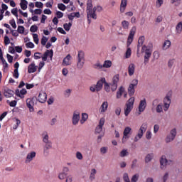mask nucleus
<instances>
[{"mask_svg":"<svg viewBox=\"0 0 182 182\" xmlns=\"http://www.w3.org/2000/svg\"><path fill=\"white\" fill-rule=\"evenodd\" d=\"M104 85H105V90L107 92V93H109V92H110V85H109V83L106 82H104Z\"/></svg>","mask_w":182,"mask_h":182,"instance_id":"nucleus-53","label":"nucleus"},{"mask_svg":"<svg viewBox=\"0 0 182 182\" xmlns=\"http://www.w3.org/2000/svg\"><path fill=\"white\" fill-rule=\"evenodd\" d=\"M153 58L154 59H159V58H160V53H159V51H154L153 53Z\"/></svg>","mask_w":182,"mask_h":182,"instance_id":"nucleus-54","label":"nucleus"},{"mask_svg":"<svg viewBox=\"0 0 182 182\" xmlns=\"http://www.w3.org/2000/svg\"><path fill=\"white\" fill-rule=\"evenodd\" d=\"M123 93H124V87H120L118 91L117 92V95H116L117 99H120Z\"/></svg>","mask_w":182,"mask_h":182,"instance_id":"nucleus-36","label":"nucleus"},{"mask_svg":"<svg viewBox=\"0 0 182 182\" xmlns=\"http://www.w3.org/2000/svg\"><path fill=\"white\" fill-rule=\"evenodd\" d=\"M127 156H129V151H127V149H122L119 152V157H121L122 159H123V157H127Z\"/></svg>","mask_w":182,"mask_h":182,"instance_id":"nucleus-39","label":"nucleus"},{"mask_svg":"<svg viewBox=\"0 0 182 182\" xmlns=\"http://www.w3.org/2000/svg\"><path fill=\"white\" fill-rule=\"evenodd\" d=\"M31 32H36L38 31V26H32L30 28Z\"/></svg>","mask_w":182,"mask_h":182,"instance_id":"nucleus-63","label":"nucleus"},{"mask_svg":"<svg viewBox=\"0 0 182 182\" xmlns=\"http://www.w3.org/2000/svg\"><path fill=\"white\" fill-rule=\"evenodd\" d=\"M41 58H42V55H41V53H34V59H41Z\"/></svg>","mask_w":182,"mask_h":182,"instance_id":"nucleus-64","label":"nucleus"},{"mask_svg":"<svg viewBox=\"0 0 182 182\" xmlns=\"http://www.w3.org/2000/svg\"><path fill=\"white\" fill-rule=\"evenodd\" d=\"M58 9H60V11H65V9H66V6L63 4H58Z\"/></svg>","mask_w":182,"mask_h":182,"instance_id":"nucleus-55","label":"nucleus"},{"mask_svg":"<svg viewBox=\"0 0 182 182\" xmlns=\"http://www.w3.org/2000/svg\"><path fill=\"white\" fill-rule=\"evenodd\" d=\"M147 127H148L147 122H144L141 124L139 129L138 130L136 135L134 139V141L135 143H137V141H139V140H140V139L143 137L144 133H146V130H147Z\"/></svg>","mask_w":182,"mask_h":182,"instance_id":"nucleus-3","label":"nucleus"},{"mask_svg":"<svg viewBox=\"0 0 182 182\" xmlns=\"http://www.w3.org/2000/svg\"><path fill=\"white\" fill-rule=\"evenodd\" d=\"M4 43L5 45H9L11 43V40L9 39V37H8L7 36L4 37Z\"/></svg>","mask_w":182,"mask_h":182,"instance_id":"nucleus-60","label":"nucleus"},{"mask_svg":"<svg viewBox=\"0 0 182 182\" xmlns=\"http://www.w3.org/2000/svg\"><path fill=\"white\" fill-rule=\"evenodd\" d=\"M109 102H107V101L103 102L100 108V113H106V112H107Z\"/></svg>","mask_w":182,"mask_h":182,"instance_id":"nucleus-21","label":"nucleus"},{"mask_svg":"<svg viewBox=\"0 0 182 182\" xmlns=\"http://www.w3.org/2000/svg\"><path fill=\"white\" fill-rule=\"evenodd\" d=\"M52 149V144H46L43 147V154L44 156H48L49 154V150Z\"/></svg>","mask_w":182,"mask_h":182,"instance_id":"nucleus-28","label":"nucleus"},{"mask_svg":"<svg viewBox=\"0 0 182 182\" xmlns=\"http://www.w3.org/2000/svg\"><path fill=\"white\" fill-rule=\"evenodd\" d=\"M146 106H147V102H146V99H144L140 101L138 107L139 112V114H140V113H143V112L146 110Z\"/></svg>","mask_w":182,"mask_h":182,"instance_id":"nucleus-16","label":"nucleus"},{"mask_svg":"<svg viewBox=\"0 0 182 182\" xmlns=\"http://www.w3.org/2000/svg\"><path fill=\"white\" fill-rule=\"evenodd\" d=\"M163 182H166L167 180H168V173H165L163 178H162Z\"/></svg>","mask_w":182,"mask_h":182,"instance_id":"nucleus-61","label":"nucleus"},{"mask_svg":"<svg viewBox=\"0 0 182 182\" xmlns=\"http://www.w3.org/2000/svg\"><path fill=\"white\" fill-rule=\"evenodd\" d=\"M93 5L92 4V0H88L87 3V16L90 18L92 12H93Z\"/></svg>","mask_w":182,"mask_h":182,"instance_id":"nucleus-18","label":"nucleus"},{"mask_svg":"<svg viewBox=\"0 0 182 182\" xmlns=\"http://www.w3.org/2000/svg\"><path fill=\"white\" fill-rule=\"evenodd\" d=\"M151 136H152L151 131H150V130L147 131L146 133V139L147 140H150V139H151Z\"/></svg>","mask_w":182,"mask_h":182,"instance_id":"nucleus-52","label":"nucleus"},{"mask_svg":"<svg viewBox=\"0 0 182 182\" xmlns=\"http://www.w3.org/2000/svg\"><path fill=\"white\" fill-rule=\"evenodd\" d=\"M119 74L115 75L112 77V82L111 83V90L114 92L117 89V83H119Z\"/></svg>","mask_w":182,"mask_h":182,"instance_id":"nucleus-8","label":"nucleus"},{"mask_svg":"<svg viewBox=\"0 0 182 182\" xmlns=\"http://www.w3.org/2000/svg\"><path fill=\"white\" fill-rule=\"evenodd\" d=\"M85 66V52L79 50L77 57V69L82 70Z\"/></svg>","mask_w":182,"mask_h":182,"instance_id":"nucleus-2","label":"nucleus"},{"mask_svg":"<svg viewBox=\"0 0 182 182\" xmlns=\"http://www.w3.org/2000/svg\"><path fill=\"white\" fill-rule=\"evenodd\" d=\"M20 5L21 9H23V11H25L28 8V1L26 0H21Z\"/></svg>","mask_w":182,"mask_h":182,"instance_id":"nucleus-38","label":"nucleus"},{"mask_svg":"<svg viewBox=\"0 0 182 182\" xmlns=\"http://www.w3.org/2000/svg\"><path fill=\"white\" fill-rule=\"evenodd\" d=\"M65 182H72L73 181V176L72 175H68L65 177Z\"/></svg>","mask_w":182,"mask_h":182,"instance_id":"nucleus-57","label":"nucleus"},{"mask_svg":"<svg viewBox=\"0 0 182 182\" xmlns=\"http://www.w3.org/2000/svg\"><path fill=\"white\" fill-rule=\"evenodd\" d=\"M4 95L5 97H12L15 95V92L9 88H6L4 90Z\"/></svg>","mask_w":182,"mask_h":182,"instance_id":"nucleus-26","label":"nucleus"},{"mask_svg":"<svg viewBox=\"0 0 182 182\" xmlns=\"http://www.w3.org/2000/svg\"><path fill=\"white\" fill-rule=\"evenodd\" d=\"M130 133H132V128L130 127H125L123 132L122 143H126Z\"/></svg>","mask_w":182,"mask_h":182,"instance_id":"nucleus-11","label":"nucleus"},{"mask_svg":"<svg viewBox=\"0 0 182 182\" xmlns=\"http://www.w3.org/2000/svg\"><path fill=\"white\" fill-rule=\"evenodd\" d=\"M164 4V0H156V8H161V6Z\"/></svg>","mask_w":182,"mask_h":182,"instance_id":"nucleus-47","label":"nucleus"},{"mask_svg":"<svg viewBox=\"0 0 182 182\" xmlns=\"http://www.w3.org/2000/svg\"><path fill=\"white\" fill-rule=\"evenodd\" d=\"M11 14H13V15H15L18 18V9H13L11 10Z\"/></svg>","mask_w":182,"mask_h":182,"instance_id":"nucleus-62","label":"nucleus"},{"mask_svg":"<svg viewBox=\"0 0 182 182\" xmlns=\"http://www.w3.org/2000/svg\"><path fill=\"white\" fill-rule=\"evenodd\" d=\"M100 151L101 154H106L109 151V147L102 146L100 149Z\"/></svg>","mask_w":182,"mask_h":182,"instance_id":"nucleus-44","label":"nucleus"},{"mask_svg":"<svg viewBox=\"0 0 182 182\" xmlns=\"http://www.w3.org/2000/svg\"><path fill=\"white\" fill-rule=\"evenodd\" d=\"M134 70H136V65L133 63L129 64L128 67V73L130 76H133L134 75Z\"/></svg>","mask_w":182,"mask_h":182,"instance_id":"nucleus-27","label":"nucleus"},{"mask_svg":"<svg viewBox=\"0 0 182 182\" xmlns=\"http://www.w3.org/2000/svg\"><path fill=\"white\" fill-rule=\"evenodd\" d=\"M143 43H144V36H141L138 40L137 53L140 52V48L143 46Z\"/></svg>","mask_w":182,"mask_h":182,"instance_id":"nucleus-30","label":"nucleus"},{"mask_svg":"<svg viewBox=\"0 0 182 182\" xmlns=\"http://www.w3.org/2000/svg\"><path fill=\"white\" fill-rule=\"evenodd\" d=\"M127 6V0H121L119 12L121 14H124V11H126Z\"/></svg>","mask_w":182,"mask_h":182,"instance_id":"nucleus-23","label":"nucleus"},{"mask_svg":"<svg viewBox=\"0 0 182 182\" xmlns=\"http://www.w3.org/2000/svg\"><path fill=\"white\" fill-rule=\"evenodd\" d=\"M105 82H106V79L102 78L100 80H99L97 82V85H95L96 92H100V90H102L103 87V85H105Z\"/></svg>","mask_w":182,"mask_h":182,"instance_id":"nucleus-19","label":"nucleus"},{"mask_svg":"<svg viewBox=\"0 0 182 182\" xmlns=\"http://www.w3.org/2000/svg\"><path fill=\"white\" fill-rule=\"evenodd\" d=\"M75 156L77 160H83V155L80 151H77Z\"/></svg>","mask_w":182,"mask_h":182,"instance_id":"nucleus-51","label":"nucleus"},{"mask_svg":"<svg viewBox=\"0 0 182 182\" xmlns=\"http://www.w3.org/2000/svg\"><path fill=\"white\" fill-rule=\"evenodd\" d=\"M95 69H102L103 70V65L100 64V63H97L94 65Z\"/></svg>","mask_w":182,"mask_h":182,"instance_id":"nucleus-50","label":"nucleus"},{"mask_svg":"<svg viewBox=\"0 0 182 182\" xmlns=\"http://www.w3.org/2000/svg\"><path fill=\"white\" fill-rule=\"evenodd\" d=\"M80 120V112L79 111H75L73 114L72 122L74 126H77Z\"/></svg>","mask_w":182,"mask_h":182,"instance_id":"nucleus-10","label":"nucleus"},{"mask_svg":"<svg viewBox=\"0 0 182 182\" xmlns=\"http://www.w3.org/2000/svg\"><path fill=\"white\" fill-rule=\"evenodd\" d=\"M182 32V21L177 23L176 26V35H181Z\"/></svg>","mask_w":182,"mask_h":182,"instance_id":"nucleus-31","label":"nucleus"},{"mask_svg":"<svg viewBox=\"0 0 182 182\" xmlns=\"http://www.w3.org/2000/svg\"><path fill=\"white\" fill-rule=\"evenodd\" d=\"M68 174L65 172H60L58 174V178L59 180H65L67 177Z\"/></svg>","mask_w":182,"mask_h":182,"instance_id":"nucleus-45","label":"nucleus"},{"mask_svg":"<svg viewBox=\"0 0 182 182\" xmlns=\"http://www.w3.org/2000/svg\"><path fill=\"white\" fill-rule=\"evenodd\" d=\"M70 59H72V56L70 54L67 55L63 60V66H70V65H72Z\"/></svg>","mask_w":182,"mask_h":182,"instance_id":"nucleus-22","label":"nucleus"},{"mask_svg":"<svg viewBox=\"0 0 182 182\" xmlns=\"http://www.w3.org/2000/svg\"><path fill=\"white\" fill-rule=\"evenodd\" d=\"M105 119L104 117H102L100 119L99 124L95 128V134H100V133H102V132H103V126H105Z\"/></svg>","mask_w":182,"mask_h":182,"instance_id":"nucleus-9","label":"nucleus"},{"mask_svg":"<svg viewBox=\"0 0 182 182\" xmlns=\"http://www.w3.org/2000/svg\"><path fill=\"white\" fill-rule=\"evenodd\" d=\"M153 159H154V154L151 153L146 154V156H145V163H150V161H151Z\"/></svg>","mask_w":182,"mask_h":182,"instance_id":"nucleus-35","label":"nucleus"},{"mask_svg":"<svg viewBox=\"0 0 182 182\" xmlns=\"http://www.w3.org/2000/svg\"><path fill=\"white\" fill-rule=\"evenodd\" d=\"M10 25L14 28V29H16V23H15V20L12 19L9 21Z\"/></svg>","mask_w":182,"mask_h":182,"instance_id":"nucleus-59","label":"nucleus"},{"mask_svg":"<svg viewBox=\"0 0 182 182\" xmlns=\"http://www.w3.org/2000/svg\"><path fill=\"white\" fill-rule=\"evenodd\" d=\"M88 117H89V115H87V113H82V119L80 120L81 124H83L85 123V122H86V120H87Z\"/></svg>","mask_w":182,"mask_h":182,"instance_id":"nucleus-43","label":"nucleus"},{"mask_svg":"<svg viewBox=\"0 0 182 182\" xmlns=\"http://www.w3.org/2000/svg\"><path fill=\"white\" fill-rule=\"evenodd\" d=\"M96 11L97 12H102L103 11V8L100 6H96L93 7L92 12L91 13L90 18H92V19H97V16L96 15Z\"/></svg>","mask_w":182,"mask_h":182,"instance_id":"nucleus-13","label":"nucleus"},{"mask_svg":"<svg viewBox=\"0 0 182 182\" xmlns=\"http://www.w3.org/2000/svg\"><path fill=\"white\" fill-rule=\"evenodd\" d=\"M26 106L29 109V112H34L35 109L33 107L35 106V102H33V98H28L26 100Z\"/></svg>","mask_w":182,"mask_h":182,"instance_id":"nucleus-17","label":"nucleus"},{"mask_svg":"<svg viewBox=\"0 0 182 182\" xmlns=\"http://www.w3.org/2000/svg\"><path fill=\"white\" fill-rule=\"evenodd\" d=\"M26 93V89H22L21 90H16V96H18V97H21V99H23L25 97V94Z\"/></svg>","mask_w":182,"mask_h":182,"instance_id":"nucleus-29","label":"nucleus"},{"mask_svg":"<svg viewBox=\"0 0 182 182\" xmlns=\"http://www.w3.org/2000/svg\"><path fill=\"white\" fill-rule=\"evenodd\" d=\"M38 70V65H36L34 63L30 64L28 67V73H35Z\"/></svg>","mask_w":182,"mask_h":182,"instance_id":"nucleus-24","label":"nucleus"},{"mask_svg":"<svg viewBox=\"0 0 182 182\" xmlns=\"http://www.w3.org/2000/svg\"><path fill=\"white\" fill-rule=\"evenodd\" d=\"M63 28L65 31H67L68 32H69V31H70V28H72V23H64Z\"/></svg>","mask_w":182,"mask_h":182,"instance_id":"nucleus-46","label":"nucleus"},{"mask_svg":"<svg viewBox=\"0 0 182 182\" xmlns=\"http://www.w3.org/2000/svg\"><path fill=\"white\" fill-rule=\"evenodd\" d=\"M128 93L129 96H133V95H134V86H133V85H129L128 87Z\"/></svg>","mask_w":182,"mask_h":182,"instance_id":"nucleus-42","label":"nucleus"},{"mask_svg":"<svg viewBox=\"0 0 182 182\" xmlns=\"http://www.w3.org/2000/svg\"><path fill=\"white\" fill-rule=\"evenodd\" d=\"M176 136H177V129L173 128L165 138L166 143H171V141H173L174 139H176Z\"/></svg>","mask_w":182,"mask_h":182,"instance_id":"nucleus-6","label":"nucleus"},{"mask_svg":"<svg viewBox=\"0 0 182 182\" xmlns=\"http://www.w3.org/2000/svg\"><path fill=\"white\" fill-rule=\"evenodd\" d=\"M46 42H48V38H46V36H43L41 39V45H43V46H45V45H46Z\"/></svg>","mask_w":182,"mask_h":182,"instance_id":"nucleus-58","label":"nucleus"},{"mask_svg":"<svg viewBox=\"0 0 182 182\" xmlns=\"http://www.w3.org/2000/svg\"><path fill=\"white\" fill-rule=\"evenodd\" d=\"M48 99V95L46 92H40L38 97V100L40 103H45Z\"/></svg>","mask_w":182,"mask_h":182,"instance_id":"nucleus-20","label":"nucleus"},{"mask_svg":"<svg viewBox=\"0 0 182 182\" xmlns=\"http://www.w3.org/2000/svg\"><path fill=\"white\" fill-rule=\"evenodd\" d=\"M33 39L36 45L39 43V38L38 36V34H33Z\"/></svg>","mask_w":182,"mask_h":182,"instance_id":"nucleus-48","label":"nucleus"},{"mask_svg":"<svg viewBox=\"0 0 182 182\" xmlns=\"http://www.w3.org/2000/svg\"><path fill=\"white\" fill-rule=\"evenodd\" d=\"M36 157V152L31 151L28 153L26 157L25 163L26 164L31 163V161H32L33 159H35Z\"/></svg>","mask_w":182,"mask_h":182,"instance_id":"nucleus-14","label":"nucleus"},{"mask_svg":"<svg viewBox=\"0 0 182 182\" xmlns=\"http://www.w3.org/2000/svg\"><path fill=\"white\" fill-rule=\"evenodd\" d=\"M171 104V94H169V95H167L164 99V112H167V110H168Z\"/></svg>","mask_w":182,"mask_h":182,"instance_id":"nucleus-7","label":"nucleus"},{"mask_svg":"<svg viewBox=\"0 0 182 182\" xmlns=\"http://www.w3.org/2000/svg\"><path fill=\"white\" fill-rule=\"evenodd\" d=\"M17 32L21 34L28 35V32L25 33V27L23 26H18Z\"/></svg>","mask_w":182,"mask_h":182,"instance_id":"nucleus-41","label":"nucleus"},{"mask_svg":"<svg viewBox=\"0 0 182 182\" xmlns=\"http://www.w3.org/2000/svg\"><path fill=\"white\" fill-rule=\"evenodd\" d=\"M156 103H157V100H154L152 102V109L151 110H156V113H163V104H159L156 106Z\"/></svg>","mask_w":182,"mask_h":182,"instance_id":"nucleus-12","label":"nucleus"},{"mask_svg":"<svg viewBox=\"0 0 182 182\" xmlns=\"http://www.w3.org/2000/svg\"><path fill=\"white\" fill-rule=\"evenodd\" d=\"M168 162V161L167 160L166 156L163 155L160 159L161 166H163V167H166L167 166Z\"/></svg>","mask_w":182,"mask_h":182,"instance_id":"nucleus-33","label":"nucleus"},{"mask_svg":"<svg viewBox=\"0 0 182 182\" xmlns=\"http://www.w3.org/2000/svg\"><path fill=\"white\" fill-rule=\"evenodd\" d=\"M48 56H49V58H50V60H52V58H53V50H47L44 54L43 56H41L42 60L44 62H46V60H48Z\"/></svg>","mask_w":182,"mask_h":182,"instance_id":"nucleus-15","label":"nucleus"},{"mask_svg":"<svg viewBox=\"0 0 182 182\" xmlns=\"http://www.w3.org/2000/svg\"><path fill=\"white\" fill-rule=\"evenodd\" d=\"M170 46H171V41H170V40H166L163 44L162 49L163 50H167Z\"/></svg>","mask_w":182,"mask_h":182,"instance_id":"nucleus-32","label":"nucleus"},{"mask_svg":"<svg viewBox=\"0 0 182 182\" xmlns=\"http://www.w3.org/2000/svg\"><path fill=\"white\" fill-rule=\"evenodd\" d=\"M121 25L124 31H129V26L130 25V23H129V21L124 20L122 21Z\"/></svg>","mask_w":182,"mask_h":182,"instance_id":"nucleus-34","label":"nucleus"},{"mask_svg":"<svg viewBox=\"0 0 182 182\" xmlns=\"http://www.w3.org/2000/svg\"><path fill=\"white\" fill-rule=\"evenodd\" d=\"M136 33V27H132V28L130 31L129 35L128 36L127 42V47L128 48L126 53H125V58L126 59H129L130 56H132V49L129 48L130 45H132V42H133V39L134 38V34Z\"/></svg>","mask_w":182,"mask_h":182,"instance_id":"nucleus-1","label":"nucleus"},{"mask_svg":"<svg viewBox=\"0 0 182 182\" xmlns=\"http://www.w3.org/2000/svg\"><path fill=\"white\" fill-rule=\"evenodd\" d=\"M26 48H30L31 49H33V48H35V44H33V43L32 42H28L26 43Z\"/></svg>","mask_w":182,"mask_h":182,"instance_id":"nucleus-56","label":"nucleus"},{"mask_svg":"<svg viewBox=\"0 0 182 182\" xmlns=\"http://www.w3.org/2000/svg\"><path fill=\"white\" fill-rule=\"evenodd\" d=\"M141 52V53H145L144 59V63H145V65L146 63H149V60L151 57V49L147 48V46H143Z\"/></svg>","mask_w":182,"mask_h":182,"instance_id":"nucleus-5","label":"nucleus"},{"mask_svg":"<svg viewBox=\"0 0 182 182\" xmlns=\"http://www.w3.org/2000/svg\"><path fill=\"white\" fill-rule=\"evenodd\" d=\"M96 170L95 168H92L91 170V173H90V180L91 181H93V180H95V178H96Z\"/></svg>","mask_w":182,"mask_h":182,"instance_id":"nucleus-40","label":"nucleus"},{"mask_svg":"<svg viewBox=\"0 0 182 182\" xmlns=\"http://www.w3.org/2000/svg\"><path fill=\"white\" fill-rule=\"evenodd\" d=\"M134 97H132L129 99L126 104V107L124 108V114L125 116H129V114L133 109V106L134 105Z\"/></svg>","mask_w":182,"mask_h":182,"instance_id":"nucleus-4","label":"nucleus"},{"mask_svg":"<svg viewBox=\"0 0 182 182\" xmlns=\"http://www.w3.org/2000/svg\"><path fill=\"white\" fill-rule=\"evenodd\" d=\"M71 93H72V90L67 89L64 92V96H65V97H69V96H70Z\"/></svg>","mask_w":182,"mask_h":182,"instance_id":"nucleus-49","label":"nucleus"},{"mask_svg":"<svg viewBox=\"0 0 182 182\" xmlns=\"http://www.w3.org/2000/svg\"><path fill=\"white\" fill-rule=\"evenodd\" d=\"M109 68H112V62L109 60H105L102 65V69H109Z\"/></svg>","mask_w":182,"mask_h":182,"instance_id":"nucleus-37","label":"nucleus"},{"mask_svg":"<svg viewBox=\"0 0 182 182\" xmlns=\"http://www.w3.org/2000/svg\"><path fill=\"white\" fill-rule=\"evenodd\" d=\"M42 139H43V142L45 144H52L50 140H49V135L48 134V132H44L42 134Z\"/></svg>","mask_w":182,"mask_h":182,"instance_id":"nucleus-25","label":"nucleus"}]
</instances>
